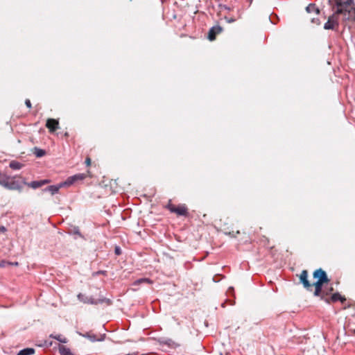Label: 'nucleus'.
Segmentation results:
<instances>
[{"label": "nucleus", "instance_id": "f257e3e1", "mask_svg": "<svg viewBox=\"0 0 355 355\" xmlns=\"http://www.w3.org/2000/svg\"><path fill=\"white\" fill-rule=\"evenodd\" d=\"M343 15L345 20H349L352 17L351 10H347L343 8H337L336 10L329 17L327 21L324 25L325 30H337L339 27V15Z\"/></svg>", "mask_w": 355, "mask_h": 355}, {"label": "nucleus", "instance_id": "f03ea898", "mask_svg": "<svg viewBox=\"0 0 355 355\" xmlns=\"http://www.w3.org/2000/svg\"><path fill=\"white\" fill-rule=\"evenodd\" d=\"M0 185L8 190H17L21 191L22 190L21 184L15 180L14 177L3 175L0 178Z\"/></svg>", "mask_w": 355, "mask_h": 355}, {"label": "nucleus", "instance_id": "7ed1b4c3", "mask_svg": "<svg viewBox=\"0 0 355 355\" xmlns=\"http://www.w3.org/2000/svg\"><path fill=\"white\" fill-rule=\"evenodd\" d=\"M326 282L316 281L312 285L315 286L314 296L320 297L321 300H324L326 302H329V300L327 298L328 293L326 289L322 290L323 284Z\"/></svg>", "mask_w": 355, "mask_h": 355}, {"label": "nucleus", "instance_id": "20e7f679", "mask_svg": "<svg viewBox=\"0 0 355 355\" xmlns=\"http://www.w3.org/2000/svg\"><path fill=\"white\" fill-rule=\"evenodd\" d=\"M78 299L80 302L85 304H97L99 303H103L104 302H107L108 304H110V300H107L106 298L94 300L92 297L86 296L82 293H79L78 295Z\"/></svg>", "mask_w": 355, "mask_h": 355}, {"label": "nucleus", "instance_id": "39448f33", "mask_svg": "<svg viewBox=\"0 0 355 355\" xmlns=\"http://www.w3.org/2000/svg\"><path fill=\"white\" fill-rule=\"evenodd\" d=\"M166 208L172 213H175L178 216H187L188 215V209L184 205H181L178 207L175 205L168 203L166 206Z\"/></svg>", "mask_w": 355, "mask_h": 355}, {"label": "nucleus", "instance_id": "423d86ee", "mask_svg": "<svg viewBox=\"0 0 355 355\" xmlns=\"http://www.w3.org/2000/svg\"><path fill=\"white\" fill-rule=\"evenodd\" d=\"M300 282L307 291H311L313 285L308 280V272L306 270L302 271L300 275Z\"/></svg>", "mask_w": 355, "mask_h": 355}, {"label": "nucleus", "instance_id": "0eeeda50", "mask_svg": "<svg viewBox=\"0 0 355 355\" xmlns=\"http://www.w3.org/2000/svg\"><path fill=\"white\" fill-rule=\"evenodd\" d=\"M313 277L317 279L318 281L327 282H329V279L328 278L327 273L322 268L317 269L313 272Z\"/></svg>", "mask_w": 355, "mask_h": 355}, {"label": "nucleus", "instance_id": "6e6552de", "mask_svg": "<svg viewBox=\"0 0 355 355\" xmlns=\"http://www.w3.org/2000/svg\"><path fill=\"white\" fill-rule=\"evenodd\" d=\"M338 8H343L347 11L351 10V15L355 13V10L352 8L348 9L349 6L353 3V0H335Z\"/></svg>", "mask_w": 355, "mask_h": 355}, {"label": "nucleus", "instance_id": "1a4fd4ad", "mask_svg": "<svg viewBox=\"0 0 355 355\" xmlns=\"http://www.w3.org/2000/svg\"><path fill=\"white\" fill-rule=\"evenodd\" d=\"M223 31V28L219 26H214L211 27L208 33V39L210 41H213L216 39L217 35L220 34Z\"/></svg>", "mask_w": 355, "mask_h": 355}, {"label": "nucleus", "instance_id": "9d476101", "mask_svg": "<svg viewBox=\"0 0 355 355\" xmlns=\"http://www.w3.org/2000/svg\"><path fill=\"white\" fill-rule=\"evenodd\" d=\"M86 178V175L84 173H78L74 175L69 177L67 180L64 182L65 185H71L78 180H83Z\"/></svg>", "mask_w": 355, "mask_h": 355}, {"label": "nucleus", "instance_id": "9b49d317", "mask_svg": "<svg viewBox=\"0 0 355 355\" xmlns=\"http://www.w3.org/2000/svg\"><path fill=\"white\" fill-rule=\"evenodd\" d=\"M49 182V180H42L39 181H32L31 182H24L23 184L27 185L28 187H31L33 189H36L48 184Z\"/></svg>", "mask_w": 355, "mask_h": 355}, {"label": "nucleus", "instance_id": "f8f14e48", "mask_svg": "<svg viewBox=\"0 0 355 355\" xmlns=\"http://www.w3.org/2000/svg\"><path fill=\"white\" fill-rule=\"evenodd\" d=\"M46 126L51 132H53L54 131L59 128V123L55 119H49L46 121Z\"/></svg>", "mask_w": 355, "mask_h": 355}, {"label": "nucleus", "instance_id": "ddd939ff", "mask_svg": "<svg viewBox=\"0 0 355 355\" xmlns=\"http://www.w3.org/2000/svg\"><path fill=\"white\" fill-rule=\"evenodd\" d=\"M79 335L84 338H88L92 342L96 341H102L104 340V336H101V338H97L96 336L92 332H86L85 334L78 333Z\"/></svg>", "mask_w": 355, "mask_h": 355}, {"label": "nucleus", "instance_id": "4468645a", "mask_svg": "<svg viewBox=\"0 0 355 355\" xmlns=\"http://www.w3.org/2000/svg\"><path fill=\"white\" fill-rule=\"evenodd\" d=\"M64 185V182L63 183H61L59 185H51L48 187H46V189H44V191H49L50 192L52 195H54L55 193H58L59 189L63 186Z\"/></svg>", "mask_w": 355, "mask_h": 355}, {"label": "nucleus", "instance_id": "2eb2a0df", "mask_svg": "<svg viewBox=\"0 0 355 355\" xmlns=\"http://www.w3.org/2000/svg\"><path fill=\"white\" fill-rule=\"evenodd\" d=\"M327 298L329 300V304L331 302H336L338 300L341 302H344L345 300V298L342 297L338 293H334L331 297H328L327 295Z\"/></svg>", "mask_w": 355, "mask_h": 355}, {"label": "nucleus", "instance_id": "dca6fc26", "mask_svg": "<svg viewBox=\"0 0 355 355\" xmlns=\"http://www.w3.org/2000/svg\"><path fill=\"white\" fill-rule=\"evenodd\" d=\"M59 352L61 355H73L70 349L67 347L66 346L64 345H60L59 346Z\"/></svg>", "mask_w": 355, "mask_h": 355}, {"label": "nucleus", "instance_id": "f3484780", "mask_svg": "<svg viewBox=\"0 0 355 355\" xmlns=\"http://www.w3.org/2000/svg\"><path fill=\"white\" fill-rule=\"evenodd\" d=\"M23 164L17 161L10 162L9 166L13 170H19L22 168Z\"/></svg>", "mask_w": 355, "mask_h": 355}, {"label": "nucleus", "instance_id": "a211bd4d", "mask_svg": "<svg viewBox=\"0 0 355 355\" xmlns=\"http://www.w3.org/2000/svg\"><path fill=\"white\" fill-rule=\"evenodd\" d=\"M306 10L307 12H315L316 14L319 13V9L315 6V4L310 3L308 6L306 8Z\"/></svg>", "mask_w": 355, "mask_h": 355}, {"label": "nucleus", "instance_id": "6ab92c4d", "mask_svg": "<svg viewBox=\"0 0 355 355\" xmlns=\"http://www.w3.org/2000/svg\"><path fill=\"white\" fill-rule=\"evenodd\" d=\"M35 353V349L33 348H26L24 349L18 353L19 355H31Z\"/></svg>", "mask_w": 355, "mask_h": 355}, {"label": "nucleus", "instance_id": "aec40b11", "mask_svg": "<svg viewBox=\"0 0 355 355\" xmlns=\"http://www.w3.org/2000/svg\"><path fill=\"white\" fill-rule=\"evenodd\" d=\"M51 337L56 339L57 340L60 341L62 343H67V339L64 336H63L60 334L55 335V336L51 335Z\"/></svg>", "mask_w": 355, "mask_h": 355}, {"label": "nucleus", "instance_id": "412c9836", "mask_svg": "<svg viewBox=\"0 0 355 355\" xmlns=\"http://www.w3.org/2000/svg\"><path fill=\"white\" fill-rule=\"evenodd\" d=\"M142 283H148V284H150L152 283L151 280L148 278H141V279H139L137 280H136L135 282H134V285H139Z\"/></svg>", "mask_w": 355, "mask_h": 355}, {"label": "nucleus", "instance_id": "4be33fe9", "mask_svg": "<svg viewBox=\"0 0 355 355\" xmlns=\"http://www.w3.org/2000/svg\"><path fill=\"white\" fill-rule=\"evenodd\" d=\"M35 154L37 157H41L45 155V151L42 149L35 148Z\"/></svg>", "mask_w": 355, "mask_h": 355}, {"label": "nucleus", "instance_id": "5701e85b", "mask_svg": "<svg viewBox=\"0 0 355 355\" xmlns=\"http://www.w3.org/2000/svg\"><path fill=\"white\" fill-rule=\"evenodd\" d=\"M225 19L226 20V21L227 23H232V22H234L236 21V19L234 18H233V17H225Z\"/></svg>", "mask_w": 355, "mask_h": 355}, {"label": "nucleus", "instance_id": "b1692460", "mask_svg": "<svg viewBox=\"0 0 355 355\" xmlns=\"http://www.w3.org/2000/svg\"><path fill=\"white\" fill-rule=\"evenodd\" d=\"M25 104L28 107V108H31L32 105H31V101L29 99H26L25 101Z\"/></svg>", "mask_w": 355, "mask_h": 355}, {"label": "nucleus", "instance_id": "393cba45", "mask_svg": "<svg viewBox=\"0 0 355 355\" xmlns=\"http://www.w3.org/2000/svg\"><path fill=\"white\" fill-rule=\"evenodd\" d=\"M85 164L87 166L91 165V159L89 157H87L85 159Z\"/></svg>", "mask_w": 355, "mask_h": 355}, {"label": "nucleus", "instance_id": "a878e982", "mask_svg": "<svg viewBox=\"0 0 355 355\" xmlns=\"http://www.w3.org/2000/svg\"><path fill=\"white\" fill-rule=\"evenodd\" d=\"M116 254L119 255L121 254V249L119 247H116L115 248Z\"/></svg>", "mask_w": 355, "mask_h": 355}, {"label": "nucleus", "instance_id": "bb28decb", "mask_svg": "<svg viewBox=\"0 0 355 355\" xmlns=\"http://www.w3.org/2000/svg\"><path fill=\"white\" fill-rule=\"evenodd\" d=\"M7 265H11V266H18V262H7Z\"/></svg>", "mask_w": 355, "mask_h": 355}, {"label": "nucleus", "instance_id": "cd10ccee", "mask_svg": "<svg viewBox=\"0 0 355 355\" xmlns=\"http://www.w3.org/2000/svg\"><path fill=\"white\" fill-rule=\"evenodd\" d=\"M6 264H7V262H6V261H1V263H0V266H1V267H4V266H6Z\"/></svg>", "mask_w": 355, "mask_h": 355}, {"label": "nucleus", "instance_id": "c85d7f7f", "mask_svg": "<svg viewBox=\"0 0 355 355\" xmlns=\"http://www.w3.org/2000/svg\"><path fill=\"white\" fill-rule=\"evenodd\" d=\"M0 230L2 232H5L6 230V229L3 226H1V227H0Z\"/></svg>", "mask_w": 355, "mask_h": 355}, {"label": "nucleus", "instance_id": "c756f323", "mask_svg": "<svg viewBox=\"0 0 355 355\" xmlns=\"http://www.w3.org/2000/svg\"><path fill=\"white\" fill-rule=\"evenodd\" d=\"M332 291H333V288L331 287L329 290L326 291V292H327L329 293V292H331Z\"/></svg>", "mask_w": 355, "mask_h": 355}, {"label": "nucleus", "instance_id": "7c9ffc66", "mask_svg": "<svg viewBox=\"0 0 355 355\" xmlns=\"http://www.w3.org/2000/svg\"><path fill=\"white\" fill-rule=\"evenodd\" d=\"M126 355H136L135 354H128Z\"/></svg>", "mask_w": 355, "mask_h": 355}, {"label": "nucleus", "instance_id": "2f4dec72", "mask_svg": "<svg viewBox=\"0 0 355 355\" xmlns=\"http://www.w3.org/2000/svg\"><path fill=\"white\" fill-rule=\"evenodd\" d=\"M17 355H19V354Z\"/></svg>", "mask_w": 355, "mask_h": 355}]
</instances>
